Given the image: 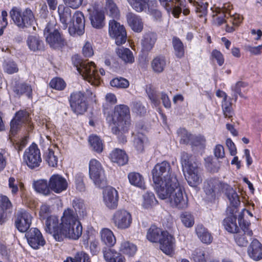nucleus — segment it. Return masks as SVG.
Instances as JSON below:
<instances>
[{
    "label": "nucleus",
    "instance_id": "f257e3e1",
    "mask_svg": "<svg viewBox=\"0 0 262 262\" xmlns=\"http://www.w3.org/2000/svg\"><path fill=\"white\" fill-rule=\"evenodd\" d=\"M78 217L77 213L73 209L67 208L63 211L60 224L57 216L48 217L45 222V229L47 232L53 234L54 238L59 242L62 241L64 237L78 239L82 232Z\"/></svg>",
    "mask_w": 262,
    "mask_h": 262
},
{
    "label": "nucleus",
    "instance_id": "f03ea898",
    "mask_svg": "<svg viewBox=\"0 0 262 262\" xmlns=\"http://www.w3.org/2000/svg\"><path fill=\"white\" fill-rule=\"evenodd\" d=\"M217 188L225 194L232 205L227 208V216L223 221V226L228 232L234 233L239 229L236 214L237 212L236 207L240 204L239 196L232 187L226 183H220L215 179L209 180L204 185L206 193L210 195L215 192Z\"/></svg>",
    "mask_w": 262,
    "mask_h": 262
},
{
    "label": "nucleus",
    "instance_id": "7ed1b4c3",
    "mask_svg": "<svg viewBox=\"0 0 262 262\" xmlns=\"http://www.w3.org/2000/svg\"><path fill=\"white\" fill-rule=\"evenodd\" d=\"M156 192L161 199H167L172 207L183 209L188 206L187 198L183 194L177 178L173 177L165 180L162 188Z\"/></svg>",
    "mask_w": 262,
    "mask_h": 262
},
{
    "label": "nucleus",
    "instance_id": "20e7f679",
    "mask_svg": "<svg viewBox=\"0 0 262 262\" xmlns=\"http://www.w3.org/2000/svg\"><path fill=\"white\" fill-rule=\"evenodd\" d=\"M113 121L115 125L113 133L116 135L127 132L130 125V111L129 107L124 104L116 105L115 107Z\"/></svg>",
    "mask_w": 262,
    "mask_h": 262
},
{
    "label": "nucleus",
    "instance_id": "39448f33",
    "mask_svg": "<svg viewBox=\"0 0 262 262\" xmlns=\"http://www.w3.org/2000/svg\"><path fill=\"white\" fill-rule=\"evenodd\" d=\"M74 64L84 80L94 86L100 84V77L94 62L85 61H78L76 63L74 62Z\"/></svg>",
    "mask_w": 262,
    "mask_h": 262
},
{
    "label": "nucleus",
    "instance_id": "423d86ee",
    "mask_svg": "<svg viewBox=\"0 0 262 262\" xmlns=\"http://www.w3.org/2000/svg\"><path fill=\"white\" fill-rule=\"evenodd\" d=\"M152 174L156 191L162 188L165 180L173 177L177 178L175 174L172 172L169 163L166 161L157 164L152 170Z\"/></svg>",
    "mask_w": 262,
    "mask_h": 262
},
{
    "label": "nucleus",
    "instance_id": "0eeeda50",
    "mask_svg": "<svg viewBox=\"0 0 262 262\" xmlns=\"http://www.w3.org/2000/svg\"><path fill=\"white\" fill-rule=\"evenodd\" d=\"M10 15L14 24L19 28H28L33 25L34 16L30 9L21 12L19 8L13 7L10 12Z\"/></svg>",
    "mask_w": 262,
    "mask_h": 262
},
{
    "label": "nucleus",
    "instance_id": "6e6552de",
    "mask_svg": "<svg viewBox=\"0 0 262 262\" xmlns=\"http://www.w3.org/2000/svg\"><path fill=\"white\" fill-rule=\"evenodd\" d=\"M47 42L53 48H57L63 45V40L58 30L56 21L52 17L44 30Z\"/></svg>",
    "mask_w": 262,
    "mask_h": 262
},
{
    "label": "nucleus",
    "instance_id": "1a4fd4ad",
    "mask_svg": "<svg viewBox=\"0 0 262 262\" xmlns=\"http://www.w3.org/2000/svg\"><path fill=\"white\" fill-rule=\"evenodd\" d=\"M89 174L97 187H103L106 185L104 170L101 164L96 159H92L89 162Z\"/></svg>",
    "mask_w": 262,
    "mask_h": 262
},
{
    "label": "nucleus",
    "instance_id": "9d476101",
    "mask_svg": "<svg viewBox=\"0 0 262 262\" xmlns=\"http://www.w3.org/2000/svg\"><path fill=\"white\" fill-rule=\"evenodd\" d=\"M23 161L30 169L39 166L42 160L40 150L36 144H32L25 150Z\"/></svg>",
    "mask_w": 262,
    "mask_h": 262
},
{
    "label": "nucleus",
    "instance_id": "9b49d317",
    "mask_svg": "<svg viewBox=\"0 0 262 262\" xmlns=\"http://www.w3.org/2000/svg\"><path fill=\"white\" fill-rule=\"evenodd\" d=\"M112 221L115 226L120 230L129 228L133 221L131 213L125 209H118L116 211L112 217Z\"/></svg>",
    "mask_w": 262,
    "mask_h": 262
},
{
    "label": "nucleus",
    "instance_id": "f8f14e48",
    "mask_svg": "<svg viewBox=\"0 0 262 262\" xmlns=\"http://www.w3.org/2000/svg\"><path fill=\"white\" fill-rule=\"evenodd\" d=\"M69 102L72 111L77 115L82 114L87 110L85 95L81 91H75L72 93Z\"/></svg>",
    "mask_w": 262,
    "mask_h": 262
},
{
    "label": "nucleus",
    "instance_id": "ddd939ff",
    "mask_svg": "<svg viewBox=\"0 0 262 262\" xmlns=\"http://www.w3.org/2000/svg\"><path fill=\"white\" fill-rule=\"evenodd\" d=\"M108 33L118 46L124 43L126 41V32L124 27L114 19L109 21Z\"/></svg>",
    "mask_w": 262,
    "mask_h": 262
},
{
    "label": "nucleus",
    "instance_id": "4468645a",
    "mask_svg": "<svg viewBox=\"0 0 262 262\" xmlns=\"http://www.w3.org/2000/svg\"><path fill=\"white\" fill-rule=\"evenodd\" d=\"M242 217L243 215L241 214L239 216L238 222L241 230L234 233V240L238 246L245 247L248 243L247 236L251 237L253 232L251 230L249 229V224L248 223H246L244 221L242 223Z\"/></svg>",
    "mask_w": 262,
    "mask_h": 262
},
{
    "label": "nucleus",
    "instance_id": "2eb2a0df",
    "mask_svg": "<svg viewBox=\"0 0 262 262\" xmlns=\"http://www.w3.org/2000/svg\"><path fill=\"white\" fill-rule=\"evenodd\" d=\"M85 20L83 13L80 11H76L73 16L72 22L69 27L70 34L73 36L81 35L84 33Z\"/></svg>",
    "mask_w": 262,
    "mask_h": 262
},
{
    "label": "nucleus",
    "instance_id": "dca6fc26",
    "mask_svg": "<svg viewBox=\"0 0 262 262\" xmlns=\"http://www.w3.org/2000/svg\"><path fill=\"white\" fill-rule=\"evenodd\" d=\"M89 19L92 27L100 29L105 25V16L104 13L99 9L98 5H91L88 9Z\"/></svg>",
    "mask_w": 262,
    "mask_h": 262
},
{
    "label": "nucleus",
    "instance_id": "f3484780",
    "mask_svg": "<svg viewBox=\"0 0 262 262\" xmlns=\"http://www.w3.org/2000/svg\"><path fill=\"white\" fill-rule=\"evenodd\" d=\"M31 214L24 209L19 210L16 213L15 226L21 232H25L30 228L32 220Z\"/></svg>",
    "mask_w": 262,
    "mask_h": 262
},
{
    "label": "nucleus",
    "instance_id": "a211bd4d",
    "mask_svg": "<svg viewBox=\"0 0 262 262\" xmlns=\"http://www.w3.org/2000/svg\"><path fill=\"white\" fill-rule=\"evenodd\" d=\"M49 187L51 190L56 193H60L66 191L68 187L67 179L59 174L52 175L49 179Z\"/></svg>",
    "mask_w": 262,
    "mask_h": 262
},
{
    "label": "nucleus",
    "instance_id": "6ab92c4d",
    "mask_svg": "<svg viewBox=\"0 0 262 262\" xmlns=\"http://www.w3.org/2000/svg\"><path fill=\"white\" fill-rule=\"evenodd\" d=\"M119 194L117 190L112 187H107L103 191V200L105 206L111 209H114L118 206Z\"/></svg>",
    "mask_w": 262,
    "mask_h": 262
},
{
    "label": "nucleus",
    "instance_id": "aec40b11",
    "mask_svg": "<svg viewBox=\"0 0 262 262\" xmlns=\"http://www.w3.org/2000/svg\"><path fill=\"white\" fill-rule=\"evenodd\" d=\"M28 243L33 249H38L45 244L41 233L37 228H31L26 234Z\"/></svg>",
    "mask_w": 262,
    "mask_h": 262
},
{
    "label": "nucleus",
    "instance_id": "412c9836",
    "mask_svg": "<svg viewBox=\"0 0 262 262\" xmlns=\"http://www.w3.org/2000/svg\"><path fill=\"white\" fill-rule=\"evenodd\" d=\"M183 171L185 178L190 186L195 187L201 183L200 170L198 164H193V166Z\"/></svg>",
    "mask_w": 262,
    "mask_h": 262
},
{
    "label": "nucleus",
    "instance_id": "4be33fe9",
    "mask_svg": "<svg viewBox=\"0 0 262 262\" xmlns=\"http://www.w3.org/2000/svg\"><path fill=\"white\" fill-rule=\"evenodd\" d=\"M159 243L160 249L164 253L168 255H171L173 253L175 247V239L167 231L164 233L163 237Z\"/></svg>",
    "mask_w": 262,
    "mask_h": 262
},
{
    "label": "nucleus",
    "instance_id": "5701e85b",
    "mask_svg": "<svg viewBox=\"0 0 262 262\" xmlns=\"http://www.w3.org/2000/svg\"><path fill=\"white\" fill-rule=\"evenodd\" d=\"M249 256L254 261L262 259V244L256 239H254L247 250Z\"/></svg>",
    "mask_w": 262,
    "mask_h": 262
},
{
    "label": "nucleus",
    "instance_id": "b1692460",
    "mask_svg": "<svg viewBox=\"0 0 262 262\" xmlns=\"http://www.w3.org/2000/svg\"><path fill=\"white\" fill-rule=\"evenodd\" d=\"M110 158L113 162L120 166L124 165L128 162V157L125 152L118 148L115 149L111 152Z\"/></svg>",
    "mask_w": 262,
    "mask_h": 262
},
{
    "label": "nucleus",
    "instance_id": "393cba45",
    "mask_svg": "<svg viewBox=\"0 0 262 262\" xmlns=\"http://www.w3.org/2000/svg\"><path fill=\"white\" fill-rule=\"evenodd\" d=\"M126 17L127 23L134 31L136 32L142 31L143 28V23L139 16L133 13H129Z\"/></svg>",
    "mask_w": 262,
    "mask_h": 262
},
{
    "label": "nucleus",
    "instance_id": "a878e982",
    "mask_svg": "<svg viewBox=\"0 0 262 262\" xmlns=\"http://www.w3.org/2000/svg\"><path fill=\"white\" fill-rule=\"evenodd\" d=\"M166 232V231H163L160 228L153 225L147 230L146 237L147 239L151 243H159Z\"/></svg>",
    "mask_w": 262,
    "mask_h": 262
},
{
    "label": "nucleus",
    "instance_id": "bb28decb",
    "mask_svg": "<svg viewBox=\"0 0 262 262\" xmlns=\"http://www.w3.org/2000/svg\"><path fill=\"white\" fill-rule=\"evenodd\" d=\"M100 234L101 242L106 246L112 247L116 244V237L111 229L103 228L101 230Z\"/></svg>",
    "mask_w": 262,
    "mask_h": 262
},
{
    "label": "nucleus",
    "instance_id": "cd10ccee",
    "mask_svg": "<svg viewBox=\"0 0 262 262\" xmlns=\"http://www.w3.org/2000/svg\"><path fill=\"white\" fill-rule=\"evenodd\" d=\"M137 251V246L129 241L123 240L119 245V251L128 257L134 256Z\"/></svg>",
    "mask_w": 262,
    "mask_h": 262
},
{
    "label": "nucleus",
    "instance_id": "c85d7f7f",
    "mask_svg": "<svg viewBox=\"0 0 262 262\" xmlns=\"http://www.w3.org/2000/svg\"><path fill=\"white\" fill-rule=\"evenodd\" d=\"M26 42L28 48L31 51L37 52L43 49V42L38 36L29 35Z\"/></svg>",
    "mask_w": 262,
    "mask_h": 262
},
{
    "label": "nucleus",
    "instance_id": "c756f323",
    "mask_svg": "<svg viewBox=\"0 0 262 262\" xmlns=\"http://www.w3.org/2000/svg\"><path fill=\"white\" fill-rule=\"evenodd\" d=\"M157 40L155 33L148 32L145 33L141 40L142 50L145 52L150 51L154 46Z\"/></svg>",
    "mask_w": 262,
    "mask_h": 262
},
{
    "label": "nucleus",
    "instance_id": "7c9ffc66",
    "mask_svg": "<svg viewBox=\"0 0 262 262\" xmlns=\"http://www.w3.org/2000/svg\"><path fill=\"white\" fill-rule=\"evenodd\" d=\"M133 9L138 12L146 11L147 7L154 6L155 1L150 0H127Z\"/></svg>",
    "mask_w": 262,
    "mask_h": 262
},
{
    "label": "nucleus",
    "instance_id": "2f4dec72",
    "mask_svg": "<svg viewBox=\"0 0 262 262\" xmlns=\"http://www.w3.org/2000/svg\"><path fill=\"white\" fill-rule=\"evenodd\" d=\"M229 5H228L226 7L224 6V9L220 8H215L214 10L212 9L213 12L214 14H213L214 17V22L219 25H221L223 24L225 21V18H229L227 15H229V13L227 12V11L229 10L228 8Z\"/></svg>",
    "mask_w": 262,
    "mask_h": 262
},
{
    "label": "nucleus",
    "instance_id": "473e14b6",
    "mask_svg": "<svg viewBox=\"0 0 262 262\" xmlns=\"http://www.w3.org/2000/svg\"><path fill=\"white\" fill-rule=\"evenodd\" d=\"M104 9L107 15L113 19H119L120 10L113 0H105Z\"/></svg>",
    "mask_w": 262,
    "mask_h": 262
},
{
    "label": "nucleus",
    "instance_id": "72a5a7b5",
    "mask_svg": "<svg viewBox=\"0 0 262 262\" xmlns=\"http://www.w3.org/2000/svg\"><path fill=\"white\" fill-rule=\"evenodd\" d=\"M13 91L18 97L25 95L28 98L31 97L32 89L31 85L27 83L18 82L16 83L13 88Z\"/></svg>",
    "mask_w": 262,
    "mask_h": 262
},
{
    "label": "nucleus",
    "instance_id": "f704fd0d",
    "mask_svg": "<svg viewBox=\"0 0 262 262\" xmlns=\"http://www.w3.org/2000/svg\"><path fill=\"white\" fill-rule=\"evenodd\" d=\"M196 233L201 242L206 244L212 243L213 237L208 230L201 225H198L195 229Z\"/></svg>",
    "mask_w": 262,
    "mask_h": 262
},
{
    "label": "nucleus",
    "instance_id": "c9c22d12",
    "mask_svg": "<svg viewBox=\"0 0 262 262\" xmlns=\"http://www.w3.org/2000/svg\"><path fill=\"white\" fill-rule=\"evenodd\" d=\"M167 61L163 56H157L151 61V67L153 71L157 73H162L165 69Z\"/></svg>",
    "mask_w": 262,
    "mask_h": 262
},
{
    "label": "nucleus",
    "instance_id": "e433bc0d",
    "mask_svg": "<svg viewBox=\"0 0 262 262\" xmlns=\"http://www.w3.org/2000/svg\"><path fill=\"white\" fill-rule=\"evenodd\" d=\"M33 187L36 192L44 195H48L51 193L49 182L48 183L46 180L41 179L34 181Z\"/></svg>",
    "mask_w": 262,
    "mask_h": 262
},
{
    "label": "nucleus",
    "instance_id": "4c0bfd02",
    "mask_svg": "<svg viewBox=\"0 0 262 262\" xmlns=\"http://www.w3.org/2000/svg\"><path fill=\"white\" fill-rule=\"evenodd\" d=\"M116 52L125 63H132L135 61L133 52L128 48H119L116 49Z\"/></svg>",
    "mask_w": 262,
    "mask_h": 262
},
{
    "label": "nucleus",
    "instance_id": "58836bf2",
    "mask_svg": "<svg viewBox=\"0 0 262 262\" xmlns=\"http://www.w3.org/2000/svg\"><path fill=\"white\" fill-rule=\"evenodd\" d=\"M128 179L129 183L132 185L143 189L145 188L144 178L139 173L130 172L128 174Z\"/></svg>",
    "mask_w": 262,
    "mask_h": 262
},
{
    "label": "nucleus",
    "instance_id": "ea45409f",
    "mask_svg": "<svg viewBox=\"0 0 262 262\" xmlns=\"http://www.w3.org/2000/svg\"><path fill=\"white\" fill-rule=\"evenodd\" d=\"M148 139L144 135L138 134L135 136L134 141V145L138 152H142L144 148L148 145Z\"/></svg>",
    "mask_w": 262,
    "mask_h": 262
},
{
    "label": "nucleus",
    "instance_id": "a19ab883",
    "mask_svg": "<svg viewBox=\"0 0 262 262\" xmlns=\"http://www.w3.org/2000/svg\"><path fill=\"white\" fill-rule=\"evenodd\" d=\"M72 206L76 212H78L80 219L87 215V210L82 200L75 198L72 201Z\"/></svg>",
    "mask_w": 262,
    "mask_h": 262
},
{
    "label": "nucleus",
    "instance_id": "79ce46f5",
    "mask_svg": "<svg viewBox=\"0 0 262 262\" xmlns=\"http://www.w3.org/2000/svg\"><path fill=\"white\" fill-rule=\"evenodd\" d=\"M89 142L93 150L98 153L102 152L103 147V143L98 136L94 135L90 136Z\"/></svg>",
    "mask_w": 262,
    "mask_h": 262
},
{
    "label": "nucleus",
    "instance_id": "37998d69",
    "mask_svg": "<svg viewBox=\"0 0 262 262\" xmlns=\"http://www.w3.org/2000/svg\"><path fill=\"white\" fill-rule=\"evenodd\" d=\"M8 187L11 190L12 194L15 195L17 194L19 189L20 190L23 189L24 184L14 177H10L8 180Z\"/></svg>",
    "mask_w": 262,
    "mask_h": 262
},
{
    "label": "nucleus",
    "instance_id": "c03bdc74",
    "mask_svg": "<svg viewBox=\"0 0 262 262\" xmlns=\"http://www.w3.org/2000/svg\"><path fill=\"white\" fill-rule=\"evenodd\" d=\"M172 46L174 50V54L178 58H182L184 55V46L181 40L174 37L172 38Z\"/></svg>",
    "mask_w": 262,
    "mask_h": 262
},
{
    "label": "nucleus",
    "instance_id": "a18cd8bd",
    "mask_svg": "<svg viewBox=\"0 0 262 262\" xmlns=\"http://www.w3.org/2000/svg\"><path fill=\"white\" fill-rule=\"evenodd\" d=\"M12 207V204L8 197L6 195H0V224L2 222L4 211L11 208Z\"/></svg>",
    "mask_w": 262,
    "mask_h": 262
},
{
    "label": "nucleus",
    "instance_id": "49530a36",
    "mask_svg": "<svg viewBox=\"0 0 262 262\" xmlns=\"http://www.w3.org/2000/svg\"><path fill=\"white\" fill-rule=\"evenodd\" d=\"M142 205L145 208H149L157 203L154 194L151 192H146L143 195Z\"/></svg>",
    "mask_w": 262,
    "mask_h": 262
},
{
    "label": "nucleus",
    "instance_id": "de8ad7c7",
    "mask_svg": "<svg viewBox=\"0 0 262 262\" xmlns=\"http://www.w3.org/2000/svg\"><path fill=\"white\" fill-rule=\"evenodd\" d=\"M180 219L183 225L186 228H191L194 224V217L189 212H182L180 215Z\"/></svg>",
    "mask_w": 262,
    "mask_h": 262
},
{
    "label": "nucleus",
    "instance_id": "09e8293b",
    "mask_svg": "<svg viewBox=\"0 0 262 262\" xmlns=\"http://www.w3.org/2000/svg\"><path fill=\"white\" fill-rule=\"evenodd\" d=\"M181 162L183 171L193 166V164H197L192 162V157L185 152L181 154Z\"/></svg>",
    "mask_w": 262,
    "mask_h": 262
},
{
    "label": "nucleus",
    "instance_id": "8fccbe9b",
    "mask_svg": "<svg viewBox=\"0 0 262 262\" xmlns=\"http://www.w3.org/2000/svg\"><path fill=\"white\" fill-rule=\"evenodd\" d=\"M112 86L118 89H126L129 85V81L123 77H117L112 79L110 82Z\"/></svg>",
    "mask_w": 262,
    "mask_h": 262
},
{
    "label": "nucleus",
    "instance_id": "3c124183",
    "mask_svg": "<svg viewBox=\"0 0 262 262\" xmlns=\"http://www.w3.org/2000/svg\"><path fill=\"white\" fill-rule=\"evenodd\" d=\"M191 258L194 262H207V256L204 250L196 249L193 251Z\"/></svg>",
    "mask_w": 262,
    "mask_h": 262
},
{
    "label": "nucleus",
    "instance_id": "603ef678",
    "mask_svg": "<svg viewBox=\"0 0 262 262\" xmlns=\"http://www.w3.org/2000/svg\"><path fill=\"white\" fill-rule=\"evenodd\" d=\"M60 7L59 6L58 8V12L60 16V21L63 25V27L66 28L68 23L71 20V11L68 8L62 12L60 10Z\"/></svg>",
    "mask_w": 262,
    "mask_h": 262
},
{
    "label": "nucleus",
    "instance_id": "864d4df0",
    "mask_svg": "<svg viewBox=\"0 0 262 262\" xmlns=\"http://www.w3.org/2000/svg\"><path fill=\"white\" fill-rule=\"evenodd\" d=\"M14 119L18 123L22 124L25 123H29L30 121L29 114L25 111H20L17 112L15 114Z\"/></svg>",
    "mask_w": 262,
    "mask_h": 262
},
{
    "label": "nucleus",
    "instance_id": "5fc2aeb1",
    "mask_svg": "<svg viewBox=\"0 0 262 262\" xmlns=\"http://www.w3.org/2000/svg\"><path fill=\"white\" fill-rule=\"evenodd\" d=\"M178 134L181 138L180 142L183 144H190L194 137L193 135L189 134L185 129H180Z\"/></svg>",
    "mask_w": 262,
    "mask_h": 262
},
{
    "label": "nucleus",
    "instance_id": "6e6d98bb",
    "mask_svg": "<svg viewBox=\"0 0 262 262\" xmlns=\"http://www.w3.org/2000/svg\"><path fill=\"white\" fill-rule=\"evenodd\" d=\"M50 85L53 89L61 91L65 88L66 83L62 79L55 78L51 80L50 82Z\"/></svg>",
    "mask_w": 262,
    "mask_h": 262
},
{
    "label": "nucleus",
    "instance_id": "4d7b16f0",
    "mask_svg": "<svg viewBox=\"0 0 262 262\" xmlns=\"http://www.w3.org/2000/svg\"><path fill=\"white\" fill-rule=\"evenodd\" d=\"M222 110L225 117L230 118L232 117L233 112L232 110L231 103L227 99L222 101Z\"/></svg>",
    "mask_w": 262,
    "mask_h": 262
},
{
    "label": "nucleus",
    "instance_id": "13d9d810",
    "mask_svg": "<svg viewBox=\"0 0 262 262\" xmlns=\"http://www.w3.org/2000/svg\"><path fill=\"white\" fill-rule=\"evenodd\" d=\"M4 69L5 71L9 74L16 73L18 71L17 65L12 60L6 61L4 64Z\"/></svg>",
    "mask_w": 262,
    "mask_h": 262
},
{
    "label": "nucleus",
    "instance_id": "bf43d9fd",
    "mask_svg": "<svg viewBox=\"0 0 262 262\" xmlns=\"http://www.w3.org/2000/svg\"><path fill=\"white\" fill-rule=\"evenodd\" d=\"M103 257L106 262H114L115 255H118V252L113 249L107 248L103 250Z\"/></svg>",
    "mask_w": 262,
    "mask_h": 262
},
{
    "label": "nucleus",
    "instance_id": "052dcab7",
    "mask_svg": "<svg viewBox=\"0 0 262 262\" xmlns=\"http://www.w3.org/2000/svg\"><path fill=\"white\" fill-rule=\"evenodd\" d=\"M146 92L149 99L150 100L153 105L156 107L158 106L160 104V101L157 96L156 91L151 87H149L146 89Z\"/></svg>",
    "mask_w": 262,
    "mask_h": 262
},
{
    "label": "nucleus",
    "instance_id": "680f3d73",
    "mask_svg": "<svg viewBox=\"0 0 262 262\" xmlns=\"http://www.w3.org/2000/svg\"><path fill=\"white\" fill-rule=\"evenodd\" d=\"M246 84L245 83L242 81H238L234 85L232 86V90L234 92V99L235 101H236L237 99V95H239L241 97H243V94L241 93V88L242 87L246 86Z\"/></svg>",
    "mask_w": 262,
    "mask_h": 262
},
{
    "label": "nucleus",
    "instance_id": "e2e57ef3",
    "mask_svg": "<svg viewBox=\"0 0 262 262\" xmlns=\"http://www.w3.org/2000/svg\"><path fill=\"white\" fill-rule=\"evenodd\" d=\"M206 140L203 137L194 136L191 141L190 144L192 146L198 147L199 148L202 149L205 146Z\"/></svg>",
    "mask_w": 262,
    "mask_h": 262
},
{
    "label": "nucleus",
    "instance_id": "0e129e2a",
    "mask_svg": "<svg viewBox=\"0 0 262 262\" xmlns=\"http://www.w3.org/2000/svg\"><path fill=\"white\" fill-rule=\"evenodd\" d=\"M46 161L50 166L54 167L57 164L58 158L53 150L49 149L47 154Z\"/></svg>",
    "mask_w": 262,
    "mask_h": 262
},
{
    "label": "nucleus",
    "instance_id": "69168bd1",
    "mask_svg": "<svg viewBox=\"0 0 262 262\" xmlns=\"http://www.w3.org/2000/svg\"><path fill=\"white\" fill-rule=\"evenodd\" d=\"M245 50L253 55H259L262 53V44L257 46L247 45Z\"/></svg>",
    "mask_w": 262,
    "mask_h": 262
},
{
    "label": "nucleus",
    "instance_id": "338daca9",
    "mask_svg": "<svg viewBox=\"0 0 262 262\" xmlns=\"http://www.w3.org/2000/svg\"><path fill=\"white\" fill-rule=\"evenodd\" d=\"M50 213L51 209L49 205L44 204L41 206L39 213L41 220H46Z\"/></svg>",
    "mask_w": 262,
    "mask_h": 262
},
{
    "label": "nucleus",
    "instance_id": "774afa93",
    "mask_svg": "<svg viewBox=\"0 0 262 262\" xmlns=\"http://www.w3.org/2000/svg\"><path fill=\"white\" fill-rule=\"evenodd\" d=\"M75 257L76 262H90L89 255L83 251L77 252Z\"/></svg>",
    "mask_w": 262,
    "mask_h": 262
}]
</instances>
